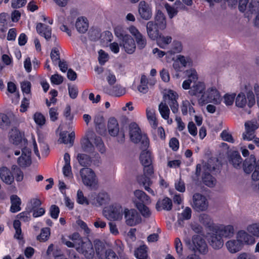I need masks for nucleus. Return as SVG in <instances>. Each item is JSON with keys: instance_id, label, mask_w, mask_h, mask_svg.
<instances>
[{"instance_id": "nucleus-1", "label": "nucleus", "mask_w": 259, "mask_h": 259, "mask_svg": "<svg viewBox=\"0 0 259 259\" xmlns=\"http://www.w3.org/2000/svg\"><path fill=\"white\" fill-rule=\"evenodd\" d=\"M178 95L177 93L172 90H169L167 94L163 96L164 103L161 102L158 107L159 111L163 118L164 119H169L170 110L166 103L169 105L174 113H177L178 112Z\"/></svg>"}, {"instance_id": "nucleus-2", "label": "nucleus", "mask_w": 259, "mask_h": 259, "mask_svg": "<svg viewBox=\"0 0 259 259\" xmlns=\"http://www.w3.org/2000/svg\"><path fill=\"white\" fill-rule=\"evenodd\" d=\"M244 172L246 174L252 172L251 179L254 181L259 180V159L256 161L253 154L246 158L241 166Z\"/></svg>"}, {"instance_id": "nucleus-3", "label": "nucleus", "mask_w": 259, "mask_h": 259, "mask_svg": "<svg viewBox=\"0 0 259 259\" xmlns=\"http://www.w3.org/2000/svg\"><path fill=\"white\" fill-rule=\"evenodd\" d=\"M143 171V175L139 176L137 177V181L140 184H142L144 186L146 191L154 195V191L149 187L152 183L150 177L154 173L152 164L144 165Z\"/></svg>"}, {"instance_id": "nucleus-4", "label": "nucleus", "mask_w": 259, "mask_h": 259, "mask_svg": "<svg viewBox=\"0 0 259 259\" xmlns=\"http://www.w3.org/2000/svg\"><path fill=\"white\" fill-rule=\"evenodd\" d=\"M80 175L83 184L93 189L97 188L98 180L94 171L88 167L80 170Z\"/></svg>"}, {"instance_id": "nucleus-5", "label": "nucleus", "mask_w": 259, "mask_h": 259, "mask_svg": "<svg viewBox=\"0 0 259 259\" xmlns=\"http://www.w3.org/2000/svg\"><path fill=\"white\" fill-rule=\"evenodd\" d=\"M104 215L109 220H118L122 219L123 213L122 208L119 204L110 206L104 210Z\"/></svg>"}, {"instance_id": "nucleus-6", "label": "nucleus", "mask_w": 259, "mask_h": 259, "mask_svg": "<svg viewBox=\"0 0 259 259\" xmlns=\"http://www.w3.org/2000/svg\"><path fill=\"white\" fill-rule=\"evenodd\" d=\"M108 130L111 136H118L117 141L123 143L124 141V133L121 130L119 131L118 123L115 118H110L108 120Z\"/></svg>"}, {"instance_id": "nucleus-7", "label": "nucleus", "mask_w": 259, "mask_h": 259, "mask_svg": "<svg viewBox=\"0 0 259 259\" xmlns=\"http://www.w3.org/2000/svg\"><path fill=\"white\" fill-rule=\"evenodd\" d=\"M123 214L125 223L129 226H134L142 222V218L139 212L135 209L125 208Z\"/></svg>"}, {"instance_id": "nucleus-8", "label": "nucleus", "mask_w": 259, "mask_h": 259, "mask_svg": "<svg viewBox=\"0 0 259 259\" xmlns=\"http://www.w3.org/2000/svg\"><path fill=\"white\" fill-rule=\"evenodd\" d=\"M208 206V202L204 196L198 193L193 195L192 207L195 211H205L207 209Z\"/></svg>"}, {"instance_id": "nucleus-9", "label": "nucleus", "mask_w": 259, "mask_h": 259, "mask_svg": "<svg viewBox=\"0 0 259 259\" xmlns=\"http://www.w3.org/2000/svg\"><path fill=\"white\" fill-rule=\"evenodd\" d=\"M76 249L78 252L82 254L87 259H92L94 256V249L92 243L90 240L82 242L79 246L76 247Z\"/></svg>"}, {"instance_id": "nucleus-10", "label": "nucleus", "mask_w": 259, "mask_h": 259, "mask_svg": "<svg viewBox=\"0 0 259 259\" xmlns=\"http://www.w3.org/2000/svg\"><path fill=\"white\" fill-rule=\"evenodd\" d=\"M205 85L203 82H198L194 83L191 87L188 93L190 96H196L199 97L201 96L200 100L202 102H204L205 100Z\"/></svg>"}, {"instance_id": "nucleus-11", "label": "nucleus", "mask_w": 259, "mask_h": 259, "mask_svg": "<svg viewBox=\"0 0 259 259\" xmlns=\"http://www.w3.org/2000/svg\"><path fill=\"white\" fill-rule=\"evenodd\" d=\"M138 13L141 19L149 20L152 16V7L146 2L142 1L138 5Z\"/></svg>"}, {"instance_id": "nucleus-12", "label": "nucleus", "mask_w": 259, "mask_h": 259, "mask_svg": "<svg viewBox=\"0 0 259 259\" xmlns=\"http://www.w3.org/2000/svg\"><path fill=\"white\" fill-rule=\"evenodd\" d=\"M10 141L19 148L26 147L27 140L22 137V134L18 131L12 130L10 136Z\"/></svg>"}, {"instance_id": "nucleus-13", "label": "nucleus", "mask_w": 259, "mask_h": 259, "mask_svg": "<svg viewBox=\"0 0 259 259\" xmlns=\"http://www.w3.org/2000/svg\"><path fill=\"white\" fill-rule=\"evenodd\" d=\"M192 241L194 247L193 248L195 252L198 251L202 254H205L208 251L207 244L204 239L200 236L194 235L192 237Z\"/></svg>"}, {"instance_id": "nucleus-14", "label": "nucleus", "mask_w": 259, "mask_h": 259, "mask_svg": "<svg viewBox=\"0 0 259 259\" xmlns=\"http://www.w3.org/2000/svg\"><path fill=\"white\" fill-rule=\"evenodd\" d=\"M221 102V98L219 91L215 88H208L205 93L204 102L219 104Z\"/></svg>"}, {"instance_id": "nucleus-15", "label": "nucleus", "mask_w": 259, "mask_h": 259, "mask_svg": "<svg viewBox=\"0 0 259 259\" xmlns=\"http://www.w3.org/2000/svg\"><path fill=\"white\" fill-rule=\"evenodd\" d=\"M21 156L18 159V164L22 167L29 166L31 163V151L26 147L21 148Z\"/></svg>"}, {"instance_id": "nucleus-16", "label": "nucleus", "mask_w": 259, "mask_h": 259, "mask_svg": "<svg viewBox=\"0 0 259 259\" xmlns=\"http://www.w3.org/2000/svg\"><path fill=\"white\" fill-rule=\"evenodd\" d=\"M228 160L230 164L234 168L240 169L241 168L243 160L240 153L236 151L229 152L228 154Z\"/></svg>"}, {"instance_id": "nucleus-17", "label": "nucleus", "mask_w": 259, "mask_h": 259, "mask_svg": "<svg viewBox=\"0 0 259 259\" xmlns=\"http://www.w3.org/2000/svg\"><path fill=\"white\" fill-rule=\"evenodd\" d=\"M213 232L218 233L222 237H231L234 234V229L232 225H220L214 227Z\"/></svg>"}, {"instance_id": "nucleus-18", "label": "nucleus", "mask_w": 259, "mask_h": 259, "mask_svg": "<svg viewBox=\"0 0 259 259\" xmlns=\"http://www.w3.org/2000/svg\"><path fill=\"white\" fill-rule=\"evenodd\" d=\"M160 28L155 24L153 21H148L146 24V30L148 37L152 40L158 39V36L161 34Z\"/></svg>"}, {"instance_id": "nucleus-19", "label": "nucleus", "mask_w": 259, "mask_h": 259, "mask_svg": "<svg viewBox=\"0 0 259 259\" xmlns=\"http://www.w3.org/2000/svg\"><path fill=\"white\" fill-rule=\"evenodd\" d=\"M129 131L131 141L135 143H139L142 137L138 124L135 122L131 123L129 125Z\"/></svg>"}, {"instance_id": "nucleus-20", "label": "nucleus", "mask_w": 259, "mask_h": 259, "mask_svg": "<svg viewBox=\"0 0 259 259\" xmlns=\"http://www.w3.org/2000/svg\"><path fill=\"white\" fill-rule=\"evenodd\" d=\"M208 242L210 245L216 250L221 249L224 245L222 237L218 233L213 231L208 238Z\"/></svg>"}, {"instance_id": "nucleus-21", "label": "nucleus", "mask_w": 259, "mask_h": 259, "mask_svg": "<svg viewBox=\"0 0 259 259\" xmlns=\"http://www.w3.org/2000/svg\"><path fill=\"white\" fill-rule=\"evenodd\" d=\"M0 178L7 185H10L14 181V177L11 171L6 166L0 168Z\"/></svg>"}, {"instance_id": "nucleus-22", "label": "nucleus", "mask_w": 259, "mask_h": 259, "mask_svg": "<svg viewBox=\"0 0 259 259\" xmlns=\"http://www.w3.org/2000/svg\"><path fill=\"white\" fill-rule=\"evenodd\" d=\"M122 44L125 51L130 54H133L136 49V44L134 39L130 35H125L122 40Z\"/></svg>"}, {"instance_id": "nucleus-23", "label": "nucleus", "mask_w": 259, "mask_h": 259, "mask_svg": "<svg viewBox=\"0 0 259 259\" xmlns=\"http://www.w3.org/2000/svg\"><path fill=\"white\" fill-rule=\"evenodd\" d=\"M37 33L44 36L47 40L51 38L52 29L50 27L41 23H38L36 26Z\"/></svg>"}, {"instance_id": "nucleus-24", "label": "nucleus", "mask_w": 259, "mask_h": 259, "mask_svg": "<svg viewBox=\"0 0 259 259\" xmlns=\"http://www.w3.org/2000/svg\"><path fill=\"white\" fill-rule=\"evenodd\" d=\"M153 22L155 25L159 26L161 30L165 29L166 27L165 16L160 10H158L156 12Z\"/></svg>"}, {"instance_id": "nucleus-25", "label": "nucleus", "mask_w": 259, "mask_h": 259, "mask_svg": "<svg viewBox=\"0 0 259 259\" xmlns=\"http://www.w3.org/2000/svg\"><path fill=\"white\" fill-rule=\"evenodd\" d=\"M226 245L229 251L234 253L240 251L242 249L243 246V243L237 238L236 240L232 239L227 241Z\"/></svg>"}, {"instance_id": "nucleus-26", "label": "nucleus", "mask_w": 259, "mask_h": 259, "mask_svg": "<svg viewBox=\"0 0 259 259\" xmlns=\"http://www.w3.org/2000/svg\"><path fill=\"white\" fill-rule=\"evenodd\" d=\"M237 238L243 244L248 245L253 244L255 243L254 237L248 234L243 230L239 231L237 234Z\"/></svg>"}, {"instance_id": "nucleus-27", "label": "nucleus", "mask_w": 259, "mask_h": 259, "mask_svg": "<svg viewBox=\"0 0 259 259\" xmlns=\"http://www.w3.org/2000/svg\"><path fill=\"white\" fill-rule=\"evenodd\" d=\"M172 206V201L168 197H165L162 200H158L156 204V208L158 211L162 209L170 210Z\"/></svg>"}, {"instance_id": "nucleus-28", "label": "nucleus", "mask_w": 259, "mask_h": 259, "mask_svg": "<svg viewBox=\"0 0 259 259\" xmlns=\"http://www.w3.org/2000/svg\"><path fill=\"white\" fill-rule=\"evenodd\" d=\"M75 27L79 33H85L89 28L87 19L83 17L78 18L75 22Z\"/></svg>"}, {"instance_id": "nucleus-29", "label": "nucleus", "mask_w": 259, "mask_h": 259, "mask_svg": "<svg viewBox=\"0 0 259 259\" xmlns=\"http://www.w3.org/2000/svg\"><path fill=\"white\" fill-rule=\"evenodd\" d=\"M199 220L201 223L203 224L206 227L209 228L210 230H214V227L216 226L213 223L210 217L205 213H202L200 215Z\"/></svg>"}, {"instance_id": "nucleus-30", "label": "nucleus", "mask_w": 259, "mask_h": 259, "mask_svg": "<svg viewBox=\"0 0 259 259\" xmlns=\"http://www.w3.org/2000/svg\"><path fill=\"white\" fill-rule=\"evenodd\" d=\"M80 144L81 149L84 152L91 153L94 151V146L88 136L81 140Z\"/></svg>"}, {"instance_id": "nucleus-31", "label": "nucleus", "mask_w": 259, "mask_h": 259, "mask_svg": "<svg viewBox=\"0 0 259 259\" xmlns=\"http://www.w3.org/2000/svg\"><path fill=\"white\" fill-rule=\"evenodd\" d=\"M11 206L10 211L15 213L21 210L20 205L21 204V199L16 195H13L11 196Z\"/></svg>"}, {"instance_id": "nucleus-32", "label": "nucleus", "mask_w": 259, "mask_h": 259, "mask_svg": "<svg viewBox=\"0 0 259 259\" xmlns=\"http://www.w3.org/2000/svg\"><path fill=\"white\" fill-rule=\"evenodd\" d=\"M156 40L160 48L165 49L167 48L168 45L171 42L172 37L170 36H164L161 34L159 36H158V39Z\"/></svg>"}, {"instance_id": "nucleus-33", "label": "nucleus", "mask_w": 259, "mask_h": 259, "mask_svg": "<svg viewBox=\"0 0 259 259\" xmlns=\"http://www.w3.org/2000/svg\"><path fill=\"white\" fill-rule=\"evenodd\" d=\"M134 195L140 201L139 202L148 204L151 202L150 197L142 190H136L134 192Z\"/></svg>"}, {"instance_id": "nucleus-34", "label": "nucleus", "mask_w": 259, "mask_h": 259, "mask_svg": "<svg viewBox=\"0 0 259 259\" xmlns=\"http://www.w3.org/2000/svg\"><path fill=\"white\" fill-rule=\"evenodd\" d=\"M97 202H93V204L96 205H102L108 203L109 201V197L108 194L106 192H100L96 196Z\"/></svg>"}, {"instance_id": "nucleus-35", "label": "nucleus", "mask_w": 259, "mask_h": 259, "mask_svg": "<svg viewBox=\"0 0 259 259\" xmlns=\"http://www.w3.org/2000/svg\"><path fill=\"white\" fill-rule=\"evenodd\" d=\"M145 204L141 202H137L136 206L143 217L149 218L151 216V212L149 208Z\"/></svg>"}, {"instance_id": "nucleus-36", "label": "nucleus", "mask_w": 259, "mask_h": 259, "mask_svg": "<svg viewBox=\"0 0 259 259\" xmlns=\"http://www.w3.org/2000/svg\"><path fill=\"white\" fill-rule=\"evenodd\" d=\"M77 159L80 165L82 166H89L92 163L91 157L85 154H78L77 156Z\"/></svg>"}, {"instance_id": "nucleus-37", "label": "nucleus", "mask_w": 259, "mask_h": 259, "mask_svg": "<svg viewBox=\"0 0 259 259\" xmlns=\"http://www.w3.org/2000/svg\"><path fill=\"white\" fill-rule=\"evenodd\" d=\"M75 134L74 132L71 133L68 136H66V134H61L60 138L58 141L60 143H64L65 144L70 143L71 146H72Z\"/></svg>"}, {"instance_id": "nucleus-38", "label": "nucleus", "mask_w": 259, "mask_h": 259, "mask_svg": "<svg viewBox=\"0 0 259 259\" xmlns=\"http://www.w3.org/2000/svg\"><path fill=\"white\" fill-rule=\"evenodd\" d=\"M140 160L143 166L152 164L151 153L147 151H143L141 153Z\"/></svg>"}, {"instance_id": "nucleus-39", "label": "nucleus", "mask_w": 259, "mask_h": 259, "mask_svg": "<svg viewBox=\"0 0 259 259\" xmlns=\"http://www.w3.org/2000/svg\"><path fill=\"white\" fill-rule=\"evenodd\" d=\"M202 180L203 183L209 187H212L215 185V180L208 172H204Z\"/></svg>"}, {"instance_id": "nucleus-40", "label": "nucleus", "mask_w": 259, "mask_h": 259, "mask_svg": "<svg viewBox=\"0 0 259 259\" xmlns=\"http://www.w3.org/2000/svg\"><path fill=\"white\" fill-rule=\"evenodd\" d=\"M94 244L97 255L99 258H103L105 250L103 243L100 240H96L94 241Z\"/></svg>"}, {"instance_id": "nucleus-41", "label": "nucleus", "mask_w": 259, "mask_h": 259, "mask_svg": "<svg viewBox=\"0 0 259 259\" xmlns=\"http://www.w3.org/2000/svg\"><path fill=\"white\" fill-rule=\"evenodd\" d=\"M145 245L140 246L135 251V255L138 259H147V252Z\"/></svg>"}, {"instance_id": "nucleus-42", "label": "nucleus", "mask_w": 259, "mask_h": 259, "mask_svg": "<svg viewBox=\"0 0 259 259\" xmlns=\"http://www.w3.org/2000/svg\"><path fill=\"white\" fill-rule=\"evenodd\" d=\"M182 45L180 41L174 40L172 44L171 48L168 51L167 53L170 55L179 53L182 50Z\"/></svg>"}, {"instance_id": "nucleus-43", "label": "nucleus", "mask_w": 259, "mask_h": 259, "mask_svg": "<svg viewBox=\"0 0 259 259\" xmlns=\"http://www.w3.org/2000/svg\"><path fill=\"white\" fill-rule=\"evenodd\" d=\"M247 11L250 14L259 12V0H250L248 6Z\"/></svg>"}, {"instance_id": "nucleus-44", "label": "nucleus", "mask_w": 259, "mask_h": 259, "mask_svg": "<svg viewBox=\"0 0 259 259\" xmlns=\"http://www.w3.org/2000/svg\"><path fill=\"white\" fill-rule=\"evenodd\" d=\"M50 235V229L49 228H45L41 229L40 235L37 236V239L40 241L47 240Z\"/></svg>"}, {"instance_id": "nucleus-45", "label": "nucleus", "mask_w": 259, "mask_h": 259, "mask_svg": "<svg viewBox=\"0 0 259 259\" xmlns=\"http://www.w3.org/2000/svg\"><path fill=\"white\" fill-rule=\"evenodd\" d=\"M246 102V98L245 95L243 93L239 94L236 99V105L239 107L242 108L245 106Z\"/></svg>"}, {"instance_id": "nucleus-46", "label": "nucleus", "mask_w": 259, "mask_h": 259, "mask_svg": "<svg viewBox=\"0 0 259 259\" xmlns=\"http://www.w3.org/2000/svg\"><path fill=\"white\" fill-rule=\"evenodd\" d=\"M87 136L90 138V140H93L96 146L102 143L103 142L101 137L96 136L92 131H89L87 134Z\"/></svg>"}, {"instance_id": "nucleus-47", "label": "nucleus", "mask_w": 259, "mask_h": 259, "mask_svg": "<svg viewBox=\"0 0 259 259\" xmlns=\"http://www.w3.org/2000/svg\"><path fill=\"white\" fill-rule=\"evenodd\" d=\"M186 75L188 77V79L190 80L191 82H194V83H195L198 79V75L197 72L194 69L186 70Z\"/></svg>"}, {"instance_id": "nucleus-48", "label": "nucleus", "mask_w": 259, "mask_h": 259, "mask_svg": "<svg viewBox=\"0 0 259 259\" xmlns=\"http://www.w3.org/2000/svg\"><path fill=\"white\" fill-rule=\"evenodd\" d=\"M88 34L89 38L92 41H96L101 37L100 31L95 28H91Z\"/></svg>"}, {"instance_id": "nucleus-49", "label": "nucleus", "mask_w": 259, "mask_h": 259, "mask_svg": "<svg viewBox=\"0 0 259 259\" xmlns=\"http://www.w3.org/2000/svg\"><path fill=\"white\" fill-rule=\"evenodd\" d=\"M137 44L138 48L139 49H143L147 44L146 38L141 34L135 38Z\"/></svg>"}, {"instance_id": "nucleus-50", "label": "nucleus", "mask_w": 259, "mask_h": 259, "mask_svg": "<svg viewBox=\"0 0 259 259\" xmlns=\"http://www.w3.org/2000/svg\"><path fill=\"white\" fill-rule=\"evenodd\" d=\"M248 232L253 235L259 237V224H253L247 227Z\"/></svg>"}, {"instance_id": "nucleus-51", "label": "nucleus", "mask_w": 259, "mask_h": 259, "mask_svg": "<svg viewBox=\"0 0 259 259\" xmlns=\"http://www.w3.org/2000/svg\"><path fill=\"white\" fill-rule=\"evenodd\" d=\"M21 87L23 93H25L27 97L31 95V83L28 81H24L21 82Z\"/></svg>"}, {"instance_id": "nucleus-52", "label": "nucleus", "mask_w": 259, "mask_h": 259, "mask_svg": "<svg viewBox=\"0 0 259 259\" xmlns=\"http://www.w3.org/2000/svg\"><path fill=\"white\" fill-rule=\"evenodd\" d=\"M77 201L78 203L81 204L88 205L89 204V200L84 196L83 192L80 190L77 191Z\"/></svg>"}, {"instance_id": "nucleus-53", "label": "nucleus", "mask_w": 259, "mask_h": 259, "mask_svg": "<svg viewBox=\"0 0 259 259\" xmlns=\"http://www.w3.org/2000/svg\"><path fill=\"white\" fill-rule=\"evenodd\" d=\"M164 7L170 19H172L175 16L177 15L178 10L168 4H165Z\"/></svg>"}, {"instance_id": "nucleus-54", "label": "nucleus", "mask_w": 259, "mask_h": 259, "mask_svg": "<svg viewBox=\"0 0 259 259\" xmlns=\"http://www.w3.org/2000/svg\"><path fill=\"white\" fill-rule=\"evenodd\" d=\"M10 124V120L8 116L4 114L0 113V127H3L5 126H9Z\"/></svg>"}, {"instance_id": "nucleus-55", "label": "nucleus", "mask_w": 259, "mask_h": 259, "mask_svg": "<svg viewBox=\"0 0 259 259\" xmlns=\"http://www.w3.org/2000/svg\"><path fill=\"white\" fill-rule=\"evenodd\" d=\"M50 214L51 217L54 219H57L60 212L58 206L56 205H52L50 208Z\"/></svg>"}, {"instance_id": "nucleus-56", "label": "nucleus", "mask_w": 259, "mask_h": 259, "mask_svg": "<svg viewBox=\"0 0 259 259\" xmlns=\"http://www.w3.org/2000/svg\"><path fill=\"white\" fill-rule=\"evenodd\" d=\"M175 246L176 251L179 256L183 255V245L182 243L179 238H177L175 241Z\"/></svg>"}, {"instance_id": "nucleus-57", "label": "nucleus", "mask_w": 259, "mask_h": 259, "mask_svg": "<svg viewBox=\"0 0 259 259\" xmlns=\"http://www.w3.org/2000/svg\"><path fill=\"white\" fill-rule=\"evenodd\" d=\"M70 238L75 243L76 247L79 246L82 242H84L78 233H73L71 236H70Z\"/></svg>"}, {"instance_id": "nucleus-58", "label": "nucleus", "mask_w": 259, "mask_h": 259, "mask_svg": "<svg viewBox=\"0 0 259 259\" xmlns=\"http://www.w3.org/2000/svg\"><path fill=\"white\" fill-rule=\"evenodd\" d=\"M258 128V126L253 122L248 121L245 123V131H249L255 134V131Z\"/></svg>"}, {"instance_id": "nucleus-59", "label": "nucleus", "mask_w": 259, "mask_h": 259, "mask_svg": "<svg viewBox=\"0 0 259 259\" xmlns=\"http://www.w3.org/2000/svg\"><path fill=\"white\" fill-rule=\"evenodd\" d=\"M99 61L101 65H104L105 63L108 61L109 57L108 55L102 50L99 51Z\"/></svg>"}, {"instance_id": "nucleus-60", "label": "nucleus", "mask_w": 259, "mask_h": 259, "mask_svg": "<svg viewBox=\"0 0 259 259\" xmlns=\"http://www.w3.org/2000/svg\"><path fill=\"white\" fill-rule=\"evenodd\" d=\"M35 122L40 125H42L45 123V118L42 114L39 113H36L34 115Z\"/></svg>"}, {"instance_id": "nucleus-61", "label": "nucleus", "mask_w": 259, "mask_h": 259, "mask_svg": "<svg viewBox=\"0 0 259 259\" xmlns=\"http://www.w3.org/2000/svg\"><path fill=\"white\" fill-rule=\"evenodd\" d=\"M68 92L71 98L75 99L78 95V89L75 85L68 84Z\"/></svg>"}, {"instance_id": "nucleus-62", "label": "nucleus", "mask_w": 259, "mask_h": 259, "mask_svg": "<svg viewBox=\"0 0 259 259\" xmlns=\"http://www.w3.org/2000/svg\"><path fill=\"white\" fill-rule=\"evenodd\" d=\"M31 98V95H29L28 97H24L21 105L20 111L24 112L27 110V109L29 105V101Z\"/></svg>"}, {"instance_id": "nucleus-63", "label": "nucleus", "mask_w": 259, "mask_h": 259, "mask_svg": "<svg viewBox=\"0 0 259 259\" xmlns=\"http://www.w3.org/2000/svg\"><path fill=\"white\" fill-rule=\"evenodd\" d=\"M51 81L52 83L58 85L63 82V78L61 75L55 74L51 76Z\"/></svg>"}, {"instance_id": "nucleus-64", "label": "nucleus", "mask_w": 259, "mask_h": 259, "mask_svg": "<svg viewBox=\"0 0 259 259\" xmlns=\"http://www.w3.org/2000/svg\"><path fill=\"white\" fill-rule=\"evenodd\" d=\"M221 137L224 141L233 143L234 140L231 134L228 133L226 131H223L221 133Z\"/></svg>"}]
</instances>
